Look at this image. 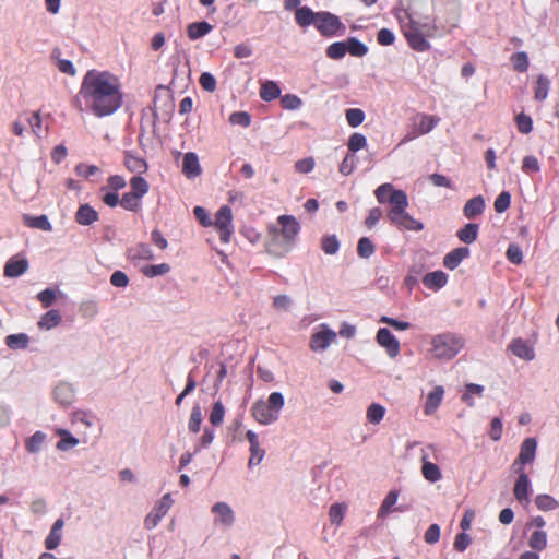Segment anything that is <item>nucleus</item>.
I'll return each mask as SVG.
<instances>
[{
  "instance_id": "aec40b11",
  "label": "nucleus",
  "mask_w": 559,
  "mask_h": 559,
  "mask_svg": "<svg viewBox=\"0 0 559 559\" xmlns=\"http://www.w3.org/2000/svg\"><path fill=\"white\" fill-rule=\"evenodd\" d=\"M468 254L469 251L466 247L456 248L444 255L443 265L447 270L453 271Z\"/></svg>"
},
{
  "instance_id": "dca6fc26",
  "label": "nucleus",
  "mask_w": 559,
  "mask_h": 559,
  "mask_svg": "<svg viewBox=\"0 0 559 559\" xmlns=\"http://www.w3.org/2000/svg\"><path fill=\"white\" fill-rule=\"evenodd\" d=\"M443 396H444L443 386L433 388V390L429 393V395L426 396L424 414L426 416L433 415L435 412L437 411V408H439L441 406Z\"/></svg>"
},
{
  "instance_id": "e2e57ef3",
  "label": "nucleus",
  "mask_w": 559,
  "mask_h": 559,
  "mask_svg": "<svg viewBox=\"0 0 559 559\" xmlns=\"http://www.w3.org/2000/svg\"><path fill=\"white\" fill-rule=\"evenodd\" d=\"M516 128L520 133L528 134L532 131V118L523 112L519 114L515 118Z\"/></svg>"
},
{
  "instance_id": "2f4dec72",
  "label": "nucleus",
  "mask_w": 559,
  "mask_h": 559,
  "mask_svg": "<svg viewBox=\"0 0 559 559\" xmlns=\"http://www.w3.org/2000/svg\"><path fill=\"white\" fill-rule=\"evenodd\" d=\"M61 321V314L59 310H48L41 316L38 321V328L40 329H53L59 325Z\"/></svg>"
},
{
  "instance_id": "7ed1b4c3",
  "label": "nucleus",
  "mask_w": 559,
  "mask_h": 559,
  "mask_svg": "<svg viewBox=\"0 0 559 559\" xmlns=\"http://www.w3.org/2000/svg\"><path fill=\"white\" fill-rule=\"evenodd\" d=\"M284 407V396L280 392H273L267 400H259L251 406V415L260 425L275 423Z\"/></svg>"
},
{
  "instance_id": "13d9d810",
  "label": "nucleus",
  "mask_w": 559,
  "mask_h": 559,
  "mask_svg": "<svg viewBox=\"0 0 559 559\" xmlns=\"http://www.w3.org/2000/svg\"><path fill=\"white\" fill-rule=\"evenodd\" d=\"M521 169L525 174H536L539 171L540 166L536 156L526 155L524 159H522Z\"/></svg>"
},
{
  "instance_id": "c756f323",
  "label": "nucleus",
  "mask_w": 559,
  "mask_h": 559,
  "mask_svg": "<svg viewBox=\"0 0 559 559\" xmlns=\"http://www.w3.org/2000/svg\"><path fill=\"white\" fill-rule=\"evenodd\" d=\"M260 97H261V99H263L265 102H271L273 99L280 98L281 97V88L277 86V84L274 81H272V80L265 81L261 85Z\"/></svg>"
},
{
  "instance_id": "a18cd8bd",
  "label": "nucleus",
  "mask_w": 559,
  "mask_h": 559,
  "mask_svg": "<svg viewBox=\"0 0 559 559\" xmlns=\"http://www.w3.org/2000/svg\"><path fill=\"white\" fill-rule=\"evenodd\" d=\"M366 118V115L360 108H348L346 110V120L350 128H357L361 124L362 120Z\"/></svg>"
},
{
  "instance_id": "5fc2aeb1",
  "label": "nucleus",
  "mask_w": 559,
  "mask_h": 559,
  "mask_svg": "<svg viewBox=\"0 0 559 559\" xmlns=\"http://www.w3.org/2000/svg\"><path fill=\"white\" fill-rule=\"evenodd\" d=\"M367 146V138L360 133H354L348 139L347 147L352 154Z\"/></svg>"
},
{
  "instance_id": "9b49d317",
  "label": "nucleus",
  "mask_w": 559,
  "mask_h": 559,
  "mask_svg": "<svg viewBox=\"0 0 559 559\" xmlns=\"http://www.w3.org/2000/svg\"><path fill=\"white\" fill-rule=\"evenodd\" d=\"M377 341L382 348L386 349L390 358H395L400 355V342L388 328H380L378 330Z\"/></svg>"
},
{
  "instance_id": "4be33fe9",
  "label": "nucleus",
  "mask_w": 559,
  "mask_h": 559,
  "mask_svg": "<svg viewBox=\"0 0 559 559\" xmlns=\"http://www.w3.org/2000/svg\"><path fill=\"white\" fill-rule=\"evenodd\" d=\"M74 218L78 224L92 225L99 221V214L88 203H84L80 205Z\"/></svg>"
},
{
  "instance_id": "8fccbe9b",
  "label": "nucleus",
  "mask_w": 559,
  "mask_h": 559,
  "mask_svg": "<svg viewBox=\"0 0 559 559\" xmlns=\"http://www.w3.org/2000/svg\"><path fill=\"white\" fill-rule=\"evenodd\" d=\"M399 499V491H389L386 497L381 502L380 509H379V516H383L391 512V508L397 502Z\"/></svg>"
},
{
  "instance_id": "423d86ee",
  "label": "nucleus",
  "mask_w": 559,
  "mask_h": 559,
  "mask_svg": "<svg viewBox=\"0 0 559 559\" xmlns=\"http://www.w3.org/2000/svg\"><path fill=\"white\" fill-rule=\"evenodd\" d=\"M222 243H228L233 234V214L229 205H222L215 214V221L212 222Z\"/></svg>"
},
{
  "instance_id": "09e8293b",
  "label": "nucleus",
  "mask_w": 559,
  "mask_h": 559,
  "mask_svg": "<svg viewBox=\"0 0 559 559\" xmlns=\"http://www.w3.org/2000/svg\"><path fill=\"white\" fill-rule=\"evenodd\" d=\"M346 513V506L343 503H334L329 509V519L332 523L340 525L344 521Z\"/></svg>"
},
{
  "instance_id": "72a5a7b5",
  "label": "nucleus",
  "mask_w": 559,
  "mask_h": 559,
  "mask_svg": "<svg viewBox=\"0 0 559 559\" xmlns=\"http://www.w3.org/2000/svg\"><path fill=\"white\" fill-rule=\"evenodd\" d=\"M550 88V81L547 76L539 74L535 86V99L538 102L545 100L548 97Z\"/></svg>"
},
{
  "instance_id": "4468645a",
  "label": "nucleus",
  "mask_w": 559,
  "mask_h": 559,
  "mask_svg": "<svg viewBox=\"0 0 559 559\" xmlns=\"http://www.w3.org/2000/svg\"><path fill=\"white\" fill-rule=\"evenodd\" d=\"M247 439L250 443V459L248 465L251 468L252 466L261 464L265 455V451L260 445L259 436L252 430L247 432Z\"/></svg>"
},
{
  "instance_id": "6e6552de",
  "label": "nucleus",
  "mask_w": 559,
  "mask_h": 559,
  "mask_svg": "<svg viewBox=\"0 0 559 559\" xmlns=\"http://www.w3.org/2000/svg\"><path fill=\"white\" fill-rule=\"evenodd\" d=\"M295 242L287 241L284 237L277 236L274 233H269L264 247L265 252L275 257L283 258L293 250Z\"/></svg>"
},
{
  "instance_id": "c9c22d12",
  "label": "nucleus",
  "mask_w": 559,
  "mask_h": 559,
  "mask_svg": "<svg viewBox=\"0 0 559 559\" xmlns=\"http://www.w3.org/2000/svg\"><path fill=\"white\" fill-rule=\"evenodd\" d=\"M316 17H317V13L312 12V10H310L307 7L297 9V11L295 13V19H296L297 23L301 26H307V25H311V24L314 25Z\"/></svg>"
},
{
  "instance_id": "f03ea898",
  "label": "nucleus",
  "mask_w": 559,
  "mask_h": 559,
  "mask_svg": "<svg viewBox=\"0 0 559 559\" xmlns=\"http://www.w3.org/2000/svg\"><path fill=\"white\" fill-rule=\"evenodd\" d=\"M391 210L388 213V218L391 224L401 230L420 231L424 228L423 223H419L407 213L408 197L405 192H396L392 194L389 200Z\"/></svg>"
},
{
  "instance_id": "864d4df0",
  "label": "nucleus",
  "mask_w": 559,
  "mask_h": 559,
  "mask_svg": "<svg viewBox=\"0 0 559 559\" xmlns=\"http://www.w3.org/2000/svg\"><path fill=\"white\" fill-rule=\"evenodd\" d=\"M374 252V246L368 237L358 240L357 253L362 259H368Z\"/></svg>"
},
{
  "instance_id": "bb28decb",
  "label": "nucleus",
  "mask_w": 559,
  "mask_h": 559,
  "mask_svg": "<svg viewBox=\"0 0 559 559\" xmlns=\"http://www.w3.org/2000/svg\"><path fill=\"white\" fill-rule=\"evenodd\" d=\"M129 258L133 261L142 260V261H151L154 259V251L152 248L145 243L140 242L130 248Z\"/></svg>"
},
{
  "instance_id": "37998d69",
  "label": "nucleus",
  "mask_w": 559,
  "mask_h": 559,
  "mask_svg": "<svg viewBox=\"0 0 559 559\" xmlns=\"http://www.w3.org/2000/svg\"><path fill=\"white\" fill-rule=\"evenodd\" d=\"M528 546L531 549H545L547 547V533L545 531L532 533L528 539Z\"/></svg>"
},
{
  "instance_id": "a211bd4d",
  "label": "nucleus",
  "mask_w": 559,
  "mask_h": 559,
  "mask_svg": "<svg viewBox=\"0 0 559 559\" xmlns=\"http://www.w3.org/2000/svg\"><path fill=\"white\" fill-rule=\"evenodd\" d=\"M509 348L513 355L520 359L533 360L534 350L531 345L523 338H514L511 341Z\"/></svg>"
},
{
  "instance_id": "49530a36",
  "label": "nucleus",
  "mask_w": 559,
  "mask_h": 559,
  "mask_svg": "<svg viewBox=\"0 0 559 559\" xmlns=\"http://www.w3.org/2000/svg\"><path fill=\"white\" fill-rule=\"evenodd\" d=\"M347 52L346 41H336L330 45L326 49V56L330 59L338 60Z\"/></svg>"
},
{
  "instance_id": "1a4fd4ad",
  "label": "nucleus",
  "mask_w": 559,
  "mask_h": 559,
  "mask_svg": "<svg viewBox=\"0 0 559 559\" xmlns=\"http://www.w3.org/2000/svg\"><path fill=\"white\" fill-rule=\"evenodd\" d=\"M174 500L170 499V495L166 493L163 498L157 501L153 511L145 516L144 526L146 530L151 531L155 528L159 521L166 515L169 511L171 503Z\"/></svg>"
},
{
  "instance_id": "774afa93",
  "label": "nucleus",
  "mask_w": 559,
  "mask_h": 559,
  "mask_svg": "<svg viewBox=\"0 0 559 559\" xmlns=\"http://www.w3.org/2000/svg\"><path fill=\"white\" fill-rule=\"evenodd\" d=\"M511 195L509 192L503 191L498 194L495 201V210L497 213H504L510 206Z\"/></svg>"
},
{
  "instance_id": "ea45409f",
  "label": "nucleus",
  "mask_w": 559,
  "mask_h": 559,
  "mask_svg": "<svg viewBox=\"0 0 559 559\" xmlns=\"http://www.w3.org/2000/svg\"><path fill=\"white\" fill-rule=\"evenodd\" d=\"M396 192H403V191L394 189L393 186L390 183H383L376 189V192H373V194H376L377 200L380 204H384V203L389 202V200L392 198V194H394Z\"/></svg>"
},
{
  "instance_id": "6ab92c4d",
  "label": "nucleus",
  "mask_w": 559,
  "mask_h": 559,
  "mask_svg": "<svg viewBox=\"0 0 559 559\" xmlns=\"http://www.w3.org/2000/svg\"><path fill=\"white\" fill-rule=\"evenodd\" d=\"M124 167L131 173L143 175L147 170L146 160L132 152H126L123 156Z\"/></svg>"
},
{
  "instance_id": "2eb2a0df",
  "label": "nucleus",
  "mask_w": 559,
  "mask_h": 559,
  "mask_svg": "<svg viewBox=\"0 0 559 559\" xmlns=\"http://www.w3.org/2000/svg\"><path fill=\"white\" fill-rule=\"evenodd\" d=\"M28 262L25 258L13 257L4 265V276L15 278L27 272Z\"/></svg>"
},
{
  "instance_id": "0eeeda50",
  "label": "nucleus",
  "mask_w": 559,
  "mask_h": 559,
  "mask_svg": "<svg viewBox=\"0 0 559 559\" xmlns=\"http://www.w3.org/2000/svg\"><path fill=\"white\" fill-rule=\"evenodd\" d=\"M314 26L319 32L326 35H333L345 31L340 19L330 12H318Z\"/></svg>"
},
{
  "instance_id": "20e7f679",
  "label": "nucleus",
  "mask_w": 559,
  "mask_h": 559,
  "mask_svg": "<svg viewBox=\"0 0 559 559\" xmlns=\"http://www.w3.org/2000/svg\"><path fill=\"white\" fill-rule=\"evenodd\" d=\"M465 340L452 332L437 334L431 338V355L435 359H452L464 348Z\"/></svg>"
},
{
  "instance_id": "a878e982",
  "label": "nucleus",
  "mask_w": 559,
  "mask_h": 559,
  "mask_svg": "<svg viewBox=\"0 0 559 559\" xmlns=\"http://www.w3.org/2000/svg\"><path fill=\"white\" fill-rule=\"evenodd\" d=\"M421 462H423L421 474L425 479H427L428 481H430L432 484L441 480L442 473L440 471V467L437 466V464L427 461L426 455H423Z\"/></svg>"
},
{
  "instance_id": "338daca9",
  "label": "nucleus",
  "mask_w": 559,
  "mask_h": 559,
  "mask_svg": "<svg viewBox=\"0 0 559 559\" xmlns=\"http://www.w3.org/2000/svg\"><path fill=\"white\" fill-rule=\"evenodd\" d=\"M347 51L352 56L361 57L367 53L368 49L365 44L357 41L355 38H349L346 43Z\"/></svg>"
},
{
  "instance_id": "cd10ccee",
  "label": "nucleus",
  "mask_w": 559,
  "mask_h": 559,
  "mask_svg": "<svg viewBox=\"0 0 559 559\" xmlns=\"http://www.w3.org/2000/svg\"><path fill=\"white\" fill-rule=\"evenodd\" d=\"M63 526V521L61 519L57 520L55 524H52L51 530L45 540V546L47 549H57L60 540H61V530Z\"/></svg>"
},
{
  "instance_id": "a19ab883",
  "label": "nucleus",
  "mask_w": 559,
  "mask_h": 559,
  "mask_svg": "<svg viewBox=\"0 0 559 559\" xmlns=\"http://www.w3.org/2000/svg\"><path fill=\"white\" fill-rule=\"evenodd\" d=\"M52 394H55L56 400L62 406L70 405L73 399V393L69 385L61 384L59 386H56L55 392H52Z\"/></svg>"
},
{
  "instance_id": "f704fd0d",
  "label": "nucleus",
  "mask_w": 559,
  "mask_h": 559,
  "mask_svg": "<svg viewBox=\"0 0 559 559\" xmlns=\"http://www.w3.org/2000/svg\"><path fill=\"white\" fill-rule=\"evenodd\" d=\"M57 435L60 436V440L57 443V448L60 451H68L70 448L79 444V440L66 429H58Z\"/></svg>"
},
{
  "instance_id": "473e14b6",
  "label": "nucleus",
  "mask_w": 559,
  "mask_h": 559,
  "mask_svg": "<svg viewBox=\"0 0 559 559\" xmlns=\"http://www.w3.org/2000/svg\"><path fill=\"white\" fill-rule=\"evenodd\" d=\"M538 510L549 512L559 507V501L548 493H540L535 499Z\"/></svg>"
},
{
  "instance_id": "393cba45",
  "label": "nucleus",
  "mask_w": 559,
  "mask_h": 559,
  "mask_svg": "<svg viewBox=\"0 0 559 559\" xmlns=\"http://www.w3.org/2000/svg\"><path fill=\"white\" fill-rule=\"evenodd\" d=\"M447 283V274L442 271H433L423 278V284L433 292L441 289Z\"/></svg>"
},
{
  "instance_id": "f3484780",
  "label": "nucleus",
  "mask_w": 559,
  "mask_h": 559,
  "mask_svg": "<svg viewBox=\"0 0 559 559\" xmlns=\"http://www.w3.org/2000/svg\"><path fill=\"white\" fill-rule=\"evenodd\" d=\"M440 120L439 117L419 112L412 118V123L418 127L419 133L427 134L440 123Z\"/></svg>"
},
{
  "instance_id": "c85d7f7f",
  "label": "nucleus",
  "mask_w": 559,
  "mask_h": 559,
  "mask_svg": "<svg viewBox=\"0 0 559 559\" xmlns=\"http://www.w3.org/2000/svg\"><path fill=\"white\" fill-rule=\"evenodd\" d=\"M478 235V224L466 223L462 229L456 231V237L463 243H474Z\"/></svg>"
},
{
  "instance_id": "4d7b16f0",
  "label": "nucleus",
  "mask_w": 559,
  "mask_h": 559,
  "mask_svg": "<svg viewBox=\"0 0 559 559\" xmlns=\"http://www.w3.org/2000/svg\"><path fill=\"white\" fill-rule=\"evenodd\" d=\"M46 435L40 431L35 432L26 442V448L29 453H37L45 442Z\"/></svg>"
},
{
  "instance_id": "b1692460",
  "label": "nucleus",
  "mask_w": 559,
  "mask_h": 559,
  "mask_svg": "<svg viewBox=\"0 0 559 559\" xmlns=\"http://www.w3.org/2000/svg\"><path fill=\"white\" fill-rule=\"evenodd\" d=\"M485 200L483 195H476L468 200L464 205V215L468 219H473L476 216L484 213Z\"/></svg>"
},
{
  "instance_id": "0e129e2a",
  "label": "nucleus",
  "mask_w": 559,
  "mask_h": 559,
  "mask_svg": "<svg viewBox=\"0 0 559 559\" xmlns=\"http://www.w3.org/2000/svg\"><path fill=\"white\" fill-rule=\"evenodd\" d=\"M127 186L124 178L121 175H111L107 180V185L102 188L119 192Z\"/></svg>"
},
{
  "instance_id": "603ef678",
  "label": "nucleus",
  "mask_w": 559,
  "mask_h": 559,
  "mask_svg": "<svg viewBox=\"0 0 559 559\" xmlns=\"http://www.w3.org/2000/svg\"><path fill=\"white\" fill-rule=\"evenodd\" d=\"M5 345L11 348H26L28 336L24 333L8 335L5 337Z\"/></svg>"
},
{
  "instance_id": "f8f14e48",
  "label": "nucleus",
  "mask_w": 559,
  "mask_h": 559,
  "mask_svg": "<svg viewBox=\"0 0 559 559\" xmlns=\"http://www.w3.org/2000/svg\"><path fill=\"white\" fill-rule=\"evenodd\" d=\"M518 474V480L514 486V496L520 502H528V496L531 492V483L528 478V474L525 472V468L520 466L514 471Z\"/></svg>"
},
{
  "instance_id": "f257e3e1",
  "label": "nucleus",
  "mask_w": 559,
  "mask_h": 559,
  "mask_svg": "<svg viewBox=\"0 0 559 559\" xmlns=\"http://www.w3.org/2000/svg\"><path fill=\"white\" fill-rule=\"evenodd\" d=\"M95 117L104 118L119 110L123 103L120 80L109 71L88 70L85 72L80 92Z\"/></svg>"
},
{
  "instance_id": "9d476101",
  "label": "nucleus",
  "mask_w": 559,
  "mask_h": 559,
  "mask_svg": "<svg viewBox=\"0 0 559 559\" xmlns=\"http://www.w3.org/2000/svg\"><path fill=\"white\" fill-rule=\"evenodd\" d=\"M537 451V441L535 438H527L525 441L521 443L520 452L518 459L514 461L511 468L516 471L520 466L523 467L525 464H531L536 457Z\"/></svg>"
},
{
  "instance_id": "3c124183",
  "label": "nucleus",
  "mask_w": 559,
  "mask_h": 559,
  "mask_svg": "<svg viewBox=\"0 0 559 559\" xmlns=\"http://www.w3.org/2000/svg\"><path fill=\"white\" fill-rule=\"evenodd\" d=\"M26 222L29 227L37 228L44 231L51 230V224L49 223L48 217L45 214L35 217L27 216Z\"/></svg>"
},
{
  "instance_id": "412c9836",
  "label": "nucleus",
  "mask_w": 559,
  "mask_h": 559,
  "mask_svg": "<svg viewBox=\"0 0 559 559\" xmlns=\"http://www.w3.org/2000/svg\"><path fill=\"white\" fill-rule=\"evenodd\" d=\"M181 173H183V175L188 178H194L201 175V166L195 153H187L183 156V166H181Z\"/></svg>"
},
{
  "instance_id": "e433bc0d",
  "label": "nucleus",
  "mask_w": 559,
  "mask_h": 559,
  "mask_svg": "<svg viewBox=\"0 0 559 559\" xmlns=\"http://www.w3.org/2000/svg\"><path fill=\"white\" fill-rule=\"evenodd\" d=\"M131 191L134 195L144 197L148 192V183L141 175H135L130 180Z\"/></svg>"
},
{
  "instance_id": "58836bf2",
  "label": "nucleus",
  "mask_w": 559,
  "mask_h": 559,
  "mask_svg": "<svg viewBox=\"0 0 559 559\" xmlns=\"http://www.w3.org/2000/svg\"><path fill=\"white\" fill-rule=\"evenodd\" d=\"M385 408L380 404L372 403L367 408V419L371 425H379L383 419Z\"/></svg>"
},
{
  "instance_id": "39448f33",
  "label": "nucleus",
  "mask_w": 559,
  "mask_h": 559,
  "mask_svg": "<svg viewBox=\"0 0 559 559\" xmlns=\"http://www.w3.org/2000/svg\"><path fill=\"white\" fill-rule=\"evenodd\" d=\"M276 221L280 226H269V233H274L277 236L284 237L287 241L295 243L297 235L301 229L300 223L290 214H283L278 216Z\"/></svg>"
},
{
  "instance_id": "6e6d98bb",
  "label": "nucleus",
  "mask_w": 559,
  "mask_h": 559,
  "mask_svg": "<svg viewBox=\"0 0 559 559\" xmlns=\"http://www.w3.org/2000/svg\"><path fill=\"white\" fill-rule=\"evenodd\" d=\"M202 423V414L199 406H194L191 409V414L189 417L188 428L192 433H198L200 431V426Z\"/></svg>"
},
{
  "instance_id": "7c9ffc66",
  "label": "nucleus",
  "mask_w": 559,
  "mask_h": 559,
  "mask_svg": "<svg viewBox=\"0 0 559 559\" xmlns=\"http://www.w3.org/2000/svg\"><path fill=\"white\" fill-rule=\"evenodd\" d=\"M142 198L132 193H124L120 200V205L126 210L133 213L140 212L142 209Z\"/></svg>"
},
{
  "instance_id": "680f3d73",
  "label": "nucleus",
  "mask_w": 559,
  "mask_h": 559,
  "mask_svg": "<svg viewBox=\"0 0 559 559\" xmlns=\"http://www.w3.org/2000/svg\"><path fill=\"white\" fill-rule=\"evenodd\" d=\"M356 160L357 158L354 154L345 156L338 166L340 174L343 176H349L356 168Z\"/></svg>"
},
{
  "instance_id": "69168bd1",
  "label": "nucleus",
  "mask_w": 559,
  "mask_h": 559,
  "mask_svg": "<svg viewBox=\"0 0 559 559\" xmlns=\"http://www.w3.org/2000/svg\"><path fill=\"white\" fill-rule=\"evenodd\" d=\"M281 104L283 108L293 110L300 108L302 100L294 94H285L281 97Z\"/></svg>"
},
{
  "instance_id": "79ce46f5",
  "label": "nucleus",
  "mask_w": 559,
  "mask_h": 559,
  "mask_svg": "<svg viewBox=\"0 0 559 559\" xmlns=\"http://www.w3.org/2000/svg\"><path fill=\"white\" fill-rule=\"evenodd\" d=\"M321 248L326 254H335L340 249V242L336 235H324L321 239Z\"/></svg>"
},
{
  "instance_id": "c03bdc74",
  "label": "nucleus",
  "mask_w": 559,
  "mask_h": 559,
  "mask_svg": "<svg viewBox=\"0 0 559 559\" xmlns=\"http://www.w3.org/2000/svg\"><path fill=\"white\" fill-rule=\"evenodd\" d=\"M170 271L168 263H159L155 265H146L143 267V274L148 278H154L159 275H164Z\"/></svg>"
},
{
  "instance_id": "4c0bfd02",
  "label": "nucleus",
  "mask_w": 559,
  "mask_h": 559,
  "mask_svg": "<svg viewBox=\"0 0 559 559\" xmlns=\"http://www.w3.org/2000/svg\"><path fill=\"white\" fill-rule=\"evenodd\" d=\"M51 59L56 60V66L60 72L66 73L70 76H73L75 74V69L72 62L68 59H60V50H52Z\"/></svg>"
},
{
  "instance_id": "5701e85b",
  "label": "nucleus",
  "mask_w": 559,
  "mask_h": 559,
  "mask_svg": "<svg viewBox=\"0 0 559 559\" xmlns=\"http://www.w3.org/2000/svg\"><path fill=\"white\" fill-rule=\"evenodd\" d=\"M212 512L217 515V521L223 526H231L234 522V512L228 503L219 501L212 507Z\"/></svg>"
},
{
  "instance_id": "de8ad7c7",
  "label": "nucleus",
  "mask_w": 559,
  "mask_h": 559,
  "mask_svg": "<svg viewBox=\"0 0 559 559\" xmlns=\"http://www.w3.org/2000/svg\"><path fill=\"white\" fill-rule=\"evenodd\" d=\"M511 63H513L514 70L519 72H525L528 70V57L525 51H519L511 56Z\"/></svg>"
},
{
  "instance_id": "bf43d9fd",
  "label": "nucleus",
  "mask_w": 559,
  "mask_h": 559,
  "mask_svg": "<svg viewBox=\"0 0 559 559\" xmlns=\"http://www.w3.org/2000/svg\"><path fill=\"white\" fill-rule=\"evenodd\" d=\"M225 413L226 412L224 411V406L222 405V403L219 401H217L214 404V406H212V409H211V413L209 416L210 424H212L214 426L222 425Z\"/></svg>"
},
{
  "instance_id": "052dcab7",
  "label": "nucleus",
  "mask_w": 559,
  "mask_h": 559,
  "mask_svg": "<svg viewBox=\"0 0 559 559\" xmlns=\"http://www.w3.org/2000/svg\"><path fill=\"white\" fill-rule=\"evenodd\" d=\"M102 202L109 207H115L120 204L119 192L111 191L105 188H100Z\"/></svg>"
},
{
  "instance_id": "ddd939ff",
  "label": "nucleus",
  "mask_w": 559,
  "mask_h": 559,
  "mask_svg": "<svg viewBox=\"0 0 559 559\" xmlns=\"http://www.w3.org/2000/svg\"><path fill=\"white\" fill-rule=\"evenodd\" d=\"M335 340L336 333L333 330L324 328L312 335L310 348L314 352L326 349Z\"/></svg>"
}]
</instances>
